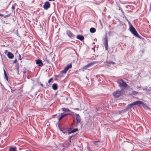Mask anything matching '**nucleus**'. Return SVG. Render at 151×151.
<instances>
[{
	"instance_id": "f257e3e1",
	"label": "nucleus",
	"mask_w": 151,
	"mask_h": 151,
	"mask_svg": "<svg viewBox=\"0 0 151 151\" xmlns=\"http://www.w3.org/2000/svg\"><path fill=\"white\" fill-rule=\"evenodd\" d=\"M72 117L75 119L73 120V122L74 123L73 125L74 127H77L78 125L81 122V116L79 114L75 113Z\"/></svg>"
},
{
	"instance_id": "f03ea898",
	"label": "nucleus",
	"mask_w": 151,
	"mask_h": 151,
	"mask_svg": "<svg viewBox=\"0 0 151 151\" xmlns=\"http://www.w3.org/2000/svg\"><path fill=\"white\" fill-rule=\"evenodd\" d=\"M129 30L135 36L138 37H139L140 36L136 30L129 21Z\"/></svg>"
},
{
	"instance_id": "7ed1b4c3",
	"label": "nucleus",
	"mask_w": 151,
	"mask_h": 151,
	"mask_svg": "<svg viewBox=\"0 0 151 151\" xmlns=\"http://www.w3.org/2000/svg\"><path fill=\"white\" fill-rule=\"evenodd\" d=\"M141 103L142 102L141 101H136L128 105L126 107L125 109L126 110H128L130 109L131 108L134 106L140 104H141Z\"/></svg>"
},
{
	"instance_id": "20e7f679",
	"label": "nucleus",
	"mask_w": 151,
	"mask_h": 151,
	"mask_svg": "<svg viewBox=\"0 0 151 151\" xmlns=\"http://www.w3.org/2000/svg\"><path fill=\"white\" fill-rule=\"evenodd\" d=\"M72 67L71 63L68 64L64 68V69L61 71V73L63 74H65L66 73L67 71L70 69Z\"/></svg>"
},
{
	"instance_id": "39448f33",
	"label": "nucleus",
	"mask_w": 151,
	"mask_h": 151,
	"mask_svg": "<svg viewBox=\"0 0 151 151\" xmlns=\"http://www.w3.org/2000/svg\"><path fill=\"white\" fill-rule=\"evenodd\" d=\"M113 94L115 98H118L122 94L121 91L119 90H117L113 93Z\"/></svg>"
},
{
	"instance_id": "423d86ee",
	"label": "nucleus",
	"mask_w": 151,
	"mask_h": 151,
	"mask_svg": "<svg viewBox=\"0 0 151 151\" xmlns=\"http://www.w3.org/2000/svg\"><path fill=\"white\" fill-rule=\"evenodd\" d=\"M117 83L119 84V86L120 87H126L128 85L123 80L117 81Z\"/></svg>"
},
{
	"instance_id": "0eeeda50",
	"label": "nucleus",
	"mask_w": 151,
	"mask_h": 151,
	"mask_svg": "<svg viewBox=\"0 0 151 151\" xmlns=\"http://www.w3.org/2000/svg\"><path fill=\"white\" fill-rule=\"evenodd\" d=\"M103 44L105 46V49L106 50H107L108 49V40L107 36L106 35L104 38V42H103Z\"/></svg>"
},
{
	"instance_id": "6e6552de",
	"label": "nucleus",
	"mask_w": 151,
	"mask_h": 151,
	"mask_svg": "<svg viewBox=\"0 0 151 151\" xmlns=\"http://www.w3.org/2000/svg\"><path fill=\"white\" fill-rule=\"evenodd\" d=\"M50 2L48 1H47L45 2L44 4L43 5V8L45 10H47L50 7Z\"/></svg>"
},
{
	"instance_id": "1a4fd4ad",
	"label": "nucleus",
	"mask_w": 151,
	"mask_h": 151,
	"mask_svg": "<svg viewBox=\"0 0 151 151\" xmlns=\"http://www.w3.org/2000/svg\"><path fill=\"white\" fill-rule=\"evenodd\" d=\"M66 33L67 35L71 38H73L75 36V35H74L70 30H67Z\"/></svg>"
},
{
	"instance_id": "9d476101",
	"label": "nucleus",
	"mask_w": 151,
	"mask_h": 151,
	"mask_svg": "<svg viewBox=\"0 0 151 151\" xmlns=\"http://www.w3.org/2000/svg\"><path fill=\"white\" fill-rule=\"evenodd\" d=\"M106 65L108 66L113 67L114 65L116 64L115 62L112 61H106Z\"/></svg>"
},
{
	"instance_id": "9b49d317",
	"label": "nucleus",
	"mask_w": 151,
	"mask_h": 151,
	"mask_svg": "<svg viewBox=\"0 0 151 151\" xmlns=\"http://www.w3.org/2000/svg\"><path fill=\"white\" fill-rule=\"evenodd\" d=\"M71 129L72 128L70 127L69 129L68 130V134L75 132L76 131H77L78 130V129L77 128L73 129L72 130H71Z\"/></svg>"
},
{
	"instance_id": "f8f14e48",
	"label": "nucleus",
	"mask_w": 151,
	"mask_h": 151,
	"mask_svg": "<svg viewBox=\"0 0 151 151\" xmlns=\"http://www.w3.org/2000/svg\"><path fill=\"white\" fill-rule=\"evenodd\" d=\"M36 64L40 66H42L43 65V63L41 60L40 59L36 60Z\"/></svg>"
},
{
	"instance_id": "ddd939ff",
	"label": "nucleus",
	"mask_w": 151,
	"mask_h": 151,
	"mask_svg": "<svg viewBox=\"0 0 151 151\" xmlns=\"http://www.w3.org/2000/svg\"><path fill=\"white\" fill-rule=\"evenodd\" d=\"M64 117H65L63 115V113H61L60 115H59L57 116V118H58V122H59Z\"/></svg>"
},
{
	"instance_id": "4468645a",
	"label": "nucleus",
	"mask_w": 151,
	"mask_h": 151,
	"mask_svg": "<svg viewBox=\"0 0 151 151\" xmlns=\"http://www.w3.org/2000/svg\"><path fill=\"white\" fill-rule=\"evenodd\" d=\"M76 38L81 41H83L84 39V37L81 35H77L76 36Z\"/></svg>"
},
{
	"instance_id": "2eb2a0df",
	"label": "nucleus",
	"mask_w": 151,
	"mask_h": 151,
	"mask_svg": "<svg viewBox=\"0 0 151 151\" xmlns=\"http://www.w3.org/2000/svg\"><path fill=\"white\" fill-rule=\"evenodd\" d=\"M8 58L11 59H12L14 57V55L11 52H8L7 54Z\"/></svg>"
},
{
	"instance_id": "dca6fc26",
	"label": "nucleus",
	"mask_w": 151,
	"mask_h": 151,
	"mask_svg": "<svg viewBox=\"0 0 151 151\" xmlns=\"http://www.w3.org/2000/svg\"><path fill=\"white\" fill-rule=\"evenodd\" d=\"M93 143L97 146H99L101 145L102 142L99 140L94 141H93Z\"/></svg>"
},
{
	"instance_id": "f3484780",
	"label": "nucleus",
	"mask_w": 151,
	"mask_h": 151,
	"mask_svg": "<svg viewBox=\"0 0 151 151\" xmlns=\"http://www.w3.org/2000/svg\"><path fill=\"white\" fill-rule=\"evenodd\" d=\"M16 147H11L9 149V151H16Z\"/></svg>"
},
{
	"instance_id": "a211bd4d",
	"label": "nucleus",
	"mask_w": 151,
	"mask_h": 151,
	"mask_svg": "<svg viewBox=\"0 0 151 151\" xmlns=\"http://www.w3.org/2000/svg\"><path fill=\"white\" fill-rule=\"evenodd\" d=\"M52 88L54 90H56L57 89L58 85L56 83H54L52 84Z\"/></svg>"
},
{
	"instance_id": "6ab92c4d",
	"label": "nucleus",
	"mask_w": 151,
	"mask_h": 151,
	"mask_svg": "<svg viewBox=\"0 0 151 151\" xmlns=\"http://www.w3.org/2000/svg\"><path fill=\"white\" fill-rule=\"evenodd\" d=\"M19 64L18 63L15 66V69H17L18 74H19Z\"/></svg>"
},
{
	"instance_id": "aec40b11",
	"label": "nucleus",
	"mask_w": 151,
	"mask_h": 151,
	"mask_svg": "<svg viewBox=\"0 0 151 151\" xmlns=\"http://www.w3.org/2000/svg\"><path fill=\"white\" fill-rule=\"evenodd\" d=\"M90 31L91 33H94L96 32V29L94 28L91 27L90 28Z\"/></svg>"
},
{
	"instance_id": "412c9836",
	"label": "nucleus",
	"mask_w": 151,
	"mask_h": 151,
	"mask_svg": "<svg viewBox=\"0 0 151 151\" xmlns=\"http://www.w3.org/2000/svg\"><path fill=\"white\" fill-rule=\"evenodd\" d=\"M70 112L69 113H68V115H71L72 117L73 116H74V115L75 113L74 112H73L71 111H69Z\"/></svg>"
},
{
	"instance_id": "4be33fe9",
	"label": "nucleus",
	"mask_w": 151,
	"mask_h": 151,
	"mask_svg": "<svg viewBox=\"0 0 151 151\" xmlns=\"http://www.w3.org/2000/svg\"><path fill=\"white\" fill-rule=\"evenodd\" d=\"M142 103H141V104H142V105L143 106L144 108H146V109H147V108H149L148 106H147V105L145 104H144L142 101Z\"/></svg>"
},
{
	"instance_id": "5701e85b",
	"label": "nucleus",
	"mask_w": 151,
	"mask_h": 151,
	"mask_svg": "<svg viewBox=\"0 0 151 151\" xmlns=\"http://www.w3.org/2000/svg\"><path fill=\"white\" fill-rule=\"evenodd\" d=\"M63 111H70V110L68 108H63L62 109Z\"/></svg>"
},
{
	"instance_id": "b1692460",
	"label": "nucleus",
	"mask_w": 151,
	"mask_h": 151,
	"mask_svg": "<svg viewBox=\"0 0 151 151\" xmlns=\"http://www.w3.org/2000/svg\"><path fill=\"white\" fill-rule=\"evenodd\" d=\"M95 63L94 62H91L90 63H89L86 65V67H88L89 66H91V65H93Z\"/></svg>"
},
{
	"instance_id": "393cba45",
	"label": "nucleus",
	"mask_w": 151,
	"mask_h": 151,
	"mask_svg": "<svg viewBox=\"0 0 151 151\" xmlns=\"http://www.w3.org/2000/svg\"><path fill=\"white\" fill-rule=\"evenodd\" d=\"M15 4H13L12 5V9L14 10L15 9Z\"/></svg>"
},
{
	"instance_id": "a878e982",
	"label": "nucleus",
	"mask_w": 151,
	"mask_h": 151,
	"mask_svg": "<svg viewBox=\"0 0 151 151\" xmlns=\"http://www.w3.org/2000/svg\"><path fill=\"white\" fill-rule=\"evenodd\" d=\"M53 80V78H50L48 81V83H50Z\"/></svg>"
},
{
	"instance_id": "bb28decb",
	"label": "nucleus",
	"mask_w": 151,
	"mask_h": 151,
	"mask_svg": "<svg viewBox=\"0 0 151 151\" xmlns=\"http://www.w3.org/2000/svg\"><path fill=\"white\" fill-rule=\"evenodd\" d=\"M10 14H8L4 16V17L5 18H6V17H9L10 16Z\"/></svg>"
},
{
	"instance_id": "cd10ccee",
	"label": "nucleus",
	"mask_w": 151,
	"mask_h": 151,
	"mask_svg": "<svg viewBox=\"0 0 151 151\" xmlns=\"http://www.w3.org/2000/svg\"><path fill=\"white\" fill-rule=\"evenodd\" d=\"M63 115L64 116V117H65V116H67L68 115V114L67 113H66V114H63Z\"/></svg>"
},
{
	"instance_id": "c85d7f7f",
	"label": "nucleus",
	"mask_w": 151,
	"mask_h": 151,
	"mask_svg": "<svg viewBox=\"0 0 151 151\" xmlns=\"http://www.w3.org/2000/svg\"><path fill=\"white\" fill-rule=\"evenodd\" d=\"M58 127H59V128L60 130V131H63L62 129L60 127V124H58Z\"/></svg>"
},
{
	"instance_id": "c756f323",
	"label": "nucleus",
	"mask_w": 151,
	"mask_h": 151,
	"mask_svg": "<svg viewBox=\"0 0 151 151\" xmlns=\"http://www.w3.org/2000/svg\"><path fill=\"white\" fill-rule=\"evenodd\" d=\"M5 78H6V80L8 81V77H7V76H5Z\"/></svg>"
},
{
	"instance_id": "7c9ffc66",
	"label": "nucleus",
	"mask_w": 151,
	"mask_h": 151,
	"mask_svg": "<svg viewBox=\"0 0 151 151\" xmlns=\"http://www.w3.org/2000/svg\"><path fill=\"white\" fill-rule=\"evenodd\" d=\"M17 61V60L16 59L14 61L13 63H16Z\"/></svg>"
},
{
	"instance_id": "2f4dec72",
	"label": "nucleus",
	"mask_w": 151,
	"mask_h": 151,
	"mask_svg": "<svg viewBox=\"0 0 151 151\" xmlns=\"http://www.w3.org/2000/svg\"><path fill=\"white\" fill-rule=\"evenodd\" d=\"M73 136H74V135H72L70 137V139H71V138L72 137H73ZM70 142H71V141H70Z\"/></svg>"
},
{
	"instance_id": "473e14b6",
	"label": "nucleus",
	"mask_w": 151,
	"mask_h": 151,
	"mask_svg": "<svg viewBox=\"0 0 151 151\" xmlns=\"http://www.w3.org/2000/svg\"><path fill=\"white\" fill-rule=\"evenodd\" d=\"M19 60H21V55L19 54Z\"/></svg>"
},
{
	"instance_id": "72a5a7b5",
	"label": "nucleus",
	"mask_w": 151,
	"mask_h": 151,
	"mask_svg": "<svg viewBox=\"0 0 151 151\" xmlns=\"http://www.w3.org/2000/svg\"><path fill=\"white\" fill-rule=\"evenodd\" d=\"M74 109L77 110H79V109L78 108H76Z\"/></svg>"
},
{
	"instance_id": "f704fd0d",
	"label": "nucleus",
	"mask_w": 151,
	"mask_h": 151,
	"mask_svg": "<svg viewBox=\"0 0 151 151\" xmlns=\"http://www.w3.org/2000/svg\"><path fill=\"white\" fill-rule=\"evenodd\" d=\"M40 85L42 86V87H43V85L42 83H41L40 82Z\"/></svg>"
},
{
	"instance_id": "c9c22d12",
	"label": "nucleus",
	"mask_w": 151,
	"mask_h": 151,
	"mask_svg": "<svg viewBox=\"0 0 151 151\" xmlns=\"http://www.w3.org/2000/svg\"><path fill=\"white\" fill-rule=\"evenodd\" d=\"M4 75L5 76H7L6 72H5V73H4Z\"/></svg>"
},
{
	"instance_id": "e433bc0d",
	"label": "nucleus",
	"mask_w": 151,
	"mask_h": 151,
	"mask_svg": "<svg viewBox=\"0 0 151 151\" xmlns=\"http://www.w3.org/2000/svg\"><path fill=\"white\" fill-rule=\"evenodd\" d=\"M4 16L3 14H0V16Z\"/></svg>"
},
{
	"instance_id": "4c0bfd02",
	"label": "nucleus",
	"mask_w": 151,
	"mask_h": 151,
	"mask_svg": "<svg viewBox=\"0 0 151 151\" xmlns=\"http://www.w3.org/2000/svg\"><path fill=\"white\" fill-rule=\"evenodd\" d=\"M150 141H151V137H150V140H149V142H151Z\"/></svg>"
},
{
	"instance_id": "58836bf2",
	"label": "nucleus",
	"mask_w": 151,
	"mask_h": 151,
	"mask_svg": "<svg viewBox=\"0 0 151 151\" xmlns=\"http://www.w3.org/2000/svg\"><path fill=\"white\" fill-rule=\"evenodd\" d=\"M50 1H54L55 0H48Z\"/></svg>"
},
{
	"instance_id": "ea45409f",
	"label": "nucleus",
	"mask_w": 151,
	"mask_h": 151,
	"mask_svg": "<svg viewBox=\"0 0 151 151\" xmlns=\"http://www.w3.org/2000/svg\"><path fill=\"white\" fill-rule=\"evenodd\" d=\"M133 93H137V92L136 91H133Z\"/></svg>"
},
{
	"instance_id": "a19ab883",
	"label": "nucleus",
	"mask_w": 151,
	"mask_h": 151,
	"mask_svg": "<svg viewBox=\"0 0 151 151\" xmlns=\"http://www.w3.org/2000/svg\"><path fill=\"white\" fill-rule=\"evenodd\" d=\"M4 73H5V72H6L5 70L4 69Z\"/></svg>"
},
{
	"instance_id": "79ce46f5",
	"label": "nucleus",
	"mask_w": 151,
	"mask_h": 151,
	"mask_svg": "<svg viewBox=\"0 0 151 151\" xmlns=\"http://www.w3.org/2000/svg\"><path fill=\"white\" fill-rule=\"evenodd\" d=\"M57 116V114H55L53 115V116Z\"/></svg>"
},
{
	"instance_id": "37998d69",
	"label": "nucleus",
	"mask_w": 151,
	"mask_h": 151,
	"mask_svg": "<svg viewBox=\"0 0 151 151\" xmlns=\"http://www.w3.org/2000/svg\"><path fill=\"white\" fill-rule=\"evenodd\" d=\"M7 50H6V51H5V53H6V52H7Z\"/></svg>"
},
{
	"instance_id": "c03bdc74",
	"label": "nucleus",
	"mask_w": 151,
	"mask_h": 151,
	"mask_svg": "<svg viewBox=\"0 0 151 151\" xmlns=\"http://www.w3.org/2000/svg\"><path fill=\"white\" fill-rule=\"evenodd\" d=\"M62 132H63V133H65V132H63V131H62Z\"/></svg>"
},
{
	"instance_id": "a18cd8bd",
	"label": "nucleus",
	"mask_w": 151,
	"mask_h": 151,
	"mask_svg": "<svg viewBox=\"0 0 151 151\" xmlns=\"http://www.w3.org/2000/svg\"><path fill=\"white\" fill-rule=\"evenodd\" d=\"M19 150H21V149H20V148H19Z\"/></svg>"
},
{
	"instance_id": "49530a36",
	"label": "nucleus",
	"mask_w": 151,
	"mask_h": 151,
	"mask_svg": "<svg viewBox=\"0 0 151 151\" xmlns=\"http://www.w3.org/2000/svg\"><path fill=\"white\" fill-rule=\"evenodd\" d=\"M0 84H1V85H2V84L0 83Z\"/></svg>"
},
{
	"instance_id": "de8ad7c7",
	"label": "nucleus",
	"mask_w": 151,
	"mask_h": 151,
	"mask_svg": "<svg viewBox=\"0 0 151 151\" xmlns=\"http://www.w3.org/2000/svg\"><path fill=\"white\" fill-rule=\"evenodd\" d=\"M147 90V91H150L149 89H148V90Z\"/></svg>"
},
{
	"instance_id": "09e8293b",
	"label": "nucleus",
	"mask_w": 151,
	"mask_h": 151,
	"mask_svg": "<svg viewBox=\"0 0 151 151\" xmlns=\"http://www.w3.org/2000/svg\"><path fill=\"white\" fill-rule=\"evenodd\" d=\"M30 150L29 151H30ZM25 151H29V150H25Z\"/></svg>"
}]
</instances>
